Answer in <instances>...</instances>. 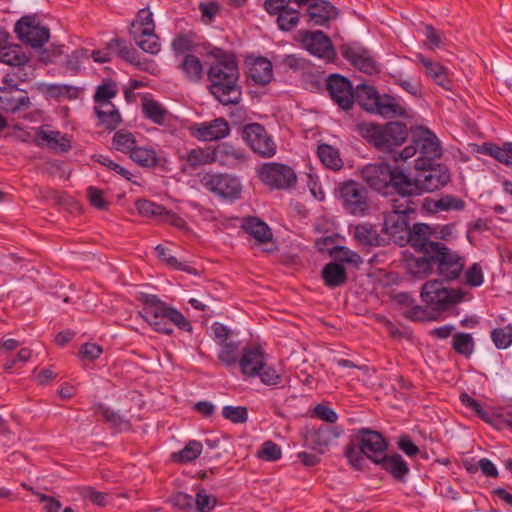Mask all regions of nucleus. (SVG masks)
<instances>
[{"label":"nucleus","mask_w":512,"mask_h":512,"mask_svg":"<svg viewBox=\"0 0 512 512\" xmlns=\"http://www.w3.org/2000/svg\"><path fill=\"white\" fill-rule=\"evenodd\" d=\"M132 28L137 34L153 32L155 30V24L152 12L148 8L139 10L137 19L132 22Z\"/></svg>","instance_id":"obj_48"},{"label":"nucleus","mask_w":512,"mask_h":512,"mask_svg":"<svg viewBox=\"0 0 512 512\" xmlns=\"http://www.w3.org/2000/svg\"><path fill=\"white\" fill-rule=\"evenodd\" d=\"M342 56L348 60L356 69L368 75L379 71L378 64L371 51L359 43H347L340 47Z\"/></svg>","instance_id":"obj_11"},{"label":"nucleus","mask_w":512,"mask_h":512,"mask_svg":"<svg viewBox=\"0 0 512 512\" xmlns=\"http://www.w3.org/2000/svg\"><path fill=\"white\" fill-rule=\"evenodd\" d=\"M330 255L339 262H345L350 264H359L362 262L361 257L358 253L344 246H334L330 250Z\"/></svg>","instance_id":"obj_54"},{"label":"nucleus","mask_w":512,"mask_h":512,"mask_svg":"<svg viewBox=\"0 0 512 512\" xmlns=\"http://www.w3.org/2000/svg\"><path fill=\"white\" fill-rule=\"evenodd\" d=\"M385 232L400 246L404 245L405 238L409 233L408 217L405 215L389 212L384 220Z\"/></svg>","instance_id":"obj_21"},{"label":"nucleus","mask_w":512,"mask_h":512,"mask_svg":"<svg viewBox=\"0 0 512 512\" xmlns=\"http://www.w3.org/2000/svg\"><path fill=\"white\" fill-rule=\"evenodd\" d=\"M417 156L415 168H426L442 156V148L436 135L427 128L418 127L412 131V143L400 153L394 154L395 161H406Z\"/></svg>","instance_id":"obj_2"},{"label":"nucleus","mask_w":512,"mask_h":512,"mask_svg":"<svg viewBox=\"0 0 512 512\" xmlns=\"http://www.w3.org/2000/svg\"><path fill=\"white\" fill-rule=\"evenodd\" d=\"M117 94V89L112 83H104L100 85L94 95V101L97 106H102L104 103H111L110 99L114 98Z\"/></svg>","instance_id":"obj_62"},{"label":"nucleus","mask_w":512,"mask_h":512,"mask_svg":"<svg viewBox=\"0 0 512 512\" xmlns=\"http://www.w3.org/2000/svg\"><path fill=\"white\" fill-rule=\"evenodd\" d=\"M339 199L352 215H363L369 209L367 190L355 181L345 182L339 187Z\"/></svg>","instance_id":"obj_8"},{"label":"nucleus","mask_w":512,"mask_h":512,"mask_svg":"<svg viewBox=\"0 0 512 512\" xmlns=\"http://www.w3.org/2000/svg\"><path fill=\"white\" fill-rule=\"evenodd\" d=\"M258 156L271 158L276 154L277 145L265 128L258 124Z\"/></svg>","instance_id":"obj_42"},{"label":"nucleus","mask_w":512,"mask_h":512,"mask_svg":"<svg viewBox=\"0 0 512 512\" xmlns=\"http://www.w3.org/2000/svg\"><path fill=\"white\" fill-rule=\"evenodd\" d=\"M409 243L411 247L422 253H432L439 242L431 240V228L427 224L417 223L410 228L404 244Z\"/></svg>","instance_id":"obj_18"},{"label":"nucleus","mask_w":512,"mask_h":512,"mask_svg":"<svg viewBox=\"0 0 512 512\" xmlns=\"http://www.w3.org/2000/svg\"><path fill=\"white\" fill-rule=\"evenodd\" d=\"M273 79V66L271 61L258 56V86L266 85Z\"/></svg>","instance_id":"obj_63"},{"label":"nucleus","mask_w":512,"mask_h":512,"mask_svg":"<svg viewBox=\"0 0 512 512\" xmlns=\"http://www.w3.org/2000/svg\"><path fill=\"white\" fill-rule=\"evenodd\" d=\"M108 50L111 51V54H116L130 63H135V52L123 40L118 38L112 39L108 43Z\"/></svg>","instance_id":"obj_55"},{"label":"nucleus","mask_w":512,"mask_h":512,"mask_svg":"<svg viewBox=\"0 0 512 512\" xmlns=\"http://www.w3.org/2000/svg\"><path fill=\"white\" fill-rule=\"evenodd\" d=\"M208 79L210 92L221 104H236L240 101L241 91L237 85L238 68L232 57L217 58L209 68Z\"/></svg>","instance_id":"obj_1"},{"label":"nucleus","mask_w":512,"mask_h":512,"mask_svg":"<svg viewBox=\"0 0 512 512\" xmlns=\"http://www.w3.org/2000/svg\"><path fill=\"white\" fill-rule=\"evenodd\" d=\"M453 348L465 357H469L474 350V341L468 333H457L453 337Z\"/></svg>","instance_id":"obj_51"},{"label":"nucleus","mask_w":512,"mask_h":512,"mask_svg":"<svg viewBox=\"0 0 512 512\" xmlns=\"http://www.w3.org/2000/svg\"><path fill=\"white\" fill-rule=\"evenodd\" d=\"M353 237L363 246H376L379 244V234L369 223L358 224L350 228Z\"/></svg>","instance_id":"obj_37"},{"label":"nucleus","mask_w":512,"mask_h":512,"mask_svg":"<svg viewBox=\"0 0 512 512\" xmlns=\"http://www.w3.org/2000/svg\"><path fill=\"white\" fill-rule=\"evenodd\" d=\"M416 61L420 63L424 69V74L432 79L437 85L449 90L451 80L448 76L447 68L432 59L425 57L423 54H416Z\"/></svg>","instance_id":"obj_20"},{"label":"nucleus","mask_w":512,"mask_h":512,"mask_svg":"<svg viewBox=\"0 0 512 512\" xmlns=\"http://www.w3.org/2000/svg\"><path fill=\"white\" fill-rule=\"evenodd\" d=\"M222 416L232 423H244L248 418V410L243 406H224Z\"/></svg>","instance_id":"obj_60"},{"label":"nucleus","mask_w":512,"mask_h":512,"mask_svg":"<svg viewBox=\"0 0 512 512\" xmlns=\"http://www.w3.org/2000/svg\"><path fill=\"white\" fill-rule=\"evenodd\" d=\"M423 256L409 257L406 259L407 271L415 277H424L432 272L434 259L431 253H423Z\"/></svg>","instance_id":"obj_29"},{"label":"nucleus","mask_w":512,"mask_h":512,"mask_svg":"<svg viewBox=\"0 0 512 512\" xmlns=\"http://www.w3.org/2000/svg\"><path fill=\"white\" fill-rule=\"evenodd\" d=\"M307 14L314 25L324 26L337 17L338 11L329 1L317 0L310 4Z\"/></svg>","instance_id":"obj_24"},{"label":"nucleus","mask_w":512,"mask_h":512,"mask_svg":"<svg viewBox=\"0 0 512 512\" xmlns=\"http://www.w3.org/2000/svg\"><path fill=\"white\" fill-rule=\"evenodd\" d=\"M78 493L83 500H89L93 504L105 507L109 503V495L105 492L96 491L91 486L78 488Z\"/></svg>","instance_id":"obj_50"},{"label":"nucleus","mask_w":512,"mask_h":512,"mask_svg":"<svg viewBox=\"0 0 512 512\" xmlns=\"http://www.w3.org/2000/svg\"><path fill=\"white\" fill-rule=\"evenodd\" d=\"M142 108L145 117L155 124L162 125L165 123L168 111L157 101L147 100L143 102Z\"/></svg>","instance_id":"obj_44"},{"label":"nucleus","mask_w":512,"mask_h":512,"mask_svg":"<svg viewBox=\"0 0 512 512\" xmlns=\"http://www.w3.org/2000/svg\"><path fill=\"white\" fill-rule=\"evenodd\" d=\"M167 314L165 315L168 318V322L172 326L175 325L180 330L186 332H192V325L187 320V318L177 309L173 307L166 306Z\"/></svg>","instance_id":"obj_59"},{"label":"nucleus","mask_w":512,"mask_h":512,"mask_svg":"<svg viewBox=\"0 0 512 512\" xmlns=\"http://www.w3.org/2000/svg\"><path fill=\"white\" fill-rule=\"evenodd\" d=\"M131 160L139 166L154 168L159 165L160 158L153 148L136 147L130 155Z\"/></svg>","instance_id":"obj_41"},{"label":"nucleus","mask_w":512,"mask_h":512,"mask_svg":"<svg viewBox=\"0 0 512 512\" xmlns=\"http://www.w3.org/2000/svg\"><path fill=\"white\" fill-rule=\"evenodd\" d=\"M35 142L38 146H46L59 153L67 152L71 147L70 140L61 132L43 128L36 131Z\"/></svg>","instance_id":"obj_22"},{"label":"nucleus","mask_w":512,"mask_h":512,"mask_svg":"<svg viewBox=\"0 0 512 512\" xmlns=\"http://www.w3.org/2000/svg\"><path fill=\"white\" fill-rule=\"evenodd\" d=\"M258 249L266 254L278 251V244L271 228L260 219H258Z\"/></svg>","instance_id":"obj_39"},{"label":"nucleus","mask_w":512,"mask_h":512,"mask_svg":"<svg viewBox=\"0 0 512 512\" xmlns=\"http://www.w3.org/2000/svg\"><path fill=\"white\" fill-rule=\"evenodd\" d=\"M221 345L222 348L219 352V360L226 366L235 365L238 361L239 344L235 342H226Z\"/></svg>","instance_id":"obj_56"},{"label":"nucleus","mask_w":512,"mask_h":512,"mask_svg":"<svg viewBox=\"0 0 512 512\" xmlns=\"http://www.w3.org/2000/svg\"><path fill=\"white\" fill-rule=\"evenodd\" d=\"M95 112L100 123L108 130H114L121 122V116L112 103L96 106Z\"/></svg>","instance_id":"obj_34"},{"label":"nucleus","mask_w":512,"mask_h":512,"mask_svg":"<svg viewBox=\"0 0 512 512\" xmlns=\"http://www.w3.org/2000/svg\"><path fill=\"white\" fill-rule=\"evenodd\" d=\"M327 90L331 99L343 110H349L354 104V90L350 81L340 75L332 74L327 79Z\"/></svg>","instance_id":"obj_13"},{"label":"nucleus","mask_w":512,"mask_h":512,"mask_svg":"<svg viewBox=\"0 0 512 512\" xmlns=\"http://www.w3.org/2000/svg\"><path fill=\"white\" fill-rule=\"evenodd\" d=\"M33 72V67L29 65V62H25L23 65H17L7 72L3 78V83L6 86L15 88L18 83L32 79Z\"/></svg>","instance_id":"obj_36"},{"label":"nucleus","mask_w":512,"mask_h":512,"mask_svg":"<svg viewBox=\"0 0 512 512\" xmlns=\"http://www.w3.org/2000/svg\"><path fill=\"white\" fill-rule=\"evenodd\" d=\"M282 451L279 445L268 440L262 444L261 450L258 451V458L265 461L274 462L281 458Z\"/></svg>","instance_id":"obj_61"},{"label":"nucleus","mask_w":512,"mask_h":512,"mask_svg":"<svg viewBox=\"0 0 512 512\" xmlns=\"http://www.w3.org/2000/svg\"><path fill=\"white\" fill-rule=\"evenodd\" d=\"M434 266L441 276L447 280L458 278L464 267V259L440 243L432 253Z\"/></svg>","instance_id":"obj_10"},{"label":"nucleus","mask_w":512,"mask_h":512,"mask_svg":"<svg viewBox=\"0 0 512 512\" xmlns=\"http://www.w3.org/2000/svg\"><path fill=\"white\" fill-rule=\"evenodd\" d=\"M202 443L196 440L189 441L186 446L174 457L180 462H190L195 460L202 452Z\"/></svg>","instance_id":"obj_57"},{"label":"nucleus","mask_w":512,"mask_h":512,"mask_svg":"<svg viewBox=\"0 0 512 512\" xmlns=\"http://www.w3.org/2000/svg\"><path fill=\"white\" fill-rule=\"evenodd\" d=\"M372 113L384 118L407 116L406 107L401 99L388 94H382L378 102H374V110Z\"/></svg>","instance_id":"obj_23"},{"label":"nucleus","mask_w":512,"mask_h":512,"mask_svg":"<svg viewBox=\"0 0 512 512\" xmlns=\"http://www.w3.org/2000/svg\"><path fill=\"white\" fill-rule=\"evenodd\" d=\"M180 69L189 81L197 82L202 78L203 66L198 57L193 54H186L181 63Z\"/></svg>","instance_id":"obj_40"},{"label":"nucleus","mask_w":512,"mask_h":512,"mask_svg":"<svg viewBox=\"0 0 512 512\" xmlns=\"http://www.w3.org/2000/svg\"><path fill=\"white\" fill-rule=\"evenodd\" d=\"M12 89L9 86L0 88V108L4 111L14 113L21 108H28L30 99L26 93H21L15 97L12 95Z\"/></svg>","instance_id":"obj_27"},{"label":"nucleus","mask_w":512,"mask_h":512,"mask_svg":"<svg viewBox=\"0 0 512 512\" xmlns=\"http://www.w3.org/2000/svg\"><path fill=\"white\" fill-rule=\"evenodd\" d=\"M361 175L365 183L378 192L399 187L404 189L406 175L403 172L393 170L386 163H374L365 166Z\"/></svg>","instance_id":"obj_5"},{"label":"nucleus","mask_w":512,"mask_h":512,"mask_svg":"<svg viewBox=\"0 0 512 512\" xmlns=\"http://www.w3.org/2000/svg\"><path fill=\"white\" fill-rule=\"evenodd\" d=\"M241 372L248 376L256 375V347L243 349L242 357L239 359Z\"/></svg>","instance_id":"obj_52"},{"label":"nucleus","mask_w":512,"mask_h":512,"mask_svg":"<svg viewBox=\"0 0 512 512\" xmlns=\"http://www.w3.org/2000/svg\"><path fill=\"white\" fill-rule=\"evenodd\" d=\"M113 146L116 150L130 156L137 147L135 136L131 132L119 130L114 134Z\"/></svg>","instance_id":"obj_45"},{"label":"nucleus","mask_w":512,"mask_h":512,"mask_svg":"<svg viewBox=\"0 0 512 512\" xmlns=\"http://www.w3.org/2000/svg\"><path fill=\"white\" fill-rule=\"evenodd\" d=\"M357 131L370 145L378 151L390 153L400 146L408 137V130L401 122L377 124L373 122L360 123Z\"/></svg>","instance_id":"obj_3"},{"label":"nucleus","mask_w":512,"mask_h":512,"mask_svg":"<svg viewBox=\"0 0 512 512\" xmlns=\"http://www.w3.org/2000/svg\"><path fill=\"white\" fill-rule=\"evenodd\" d=\"M318 156L321 162L328 168L338 170L342 167V160L338 151L330 145L322 144L318 147Z\"/></svg>","instance_id":"obj_46"},{"label":"nucleus","mask_w":512,"mask_h":512,"mask_svg":"<svg viewBox=\"0 0 512 512\" xmlns=\"http://www.w3.org/2000/svg\"><path fill=\"white\" fill-rule=\"evenodd\" d=\"M165 309L166 306H162L149 310L142 317L156 332L170 335L173 333V328L168 322V318L164 316L167 314Z\"/></svg>","instance_id":"obj_30"},{"label":"nucleus","mask_w":512,"mask_h":512,"mask_svg":"<svg viewBox=\"0 0 512 512\" xmlns=\"http://www.w3.org/2000/svg\"><path fill=\"white\" fill-rule=\"evenodd\" d=\"M322 277L330 288L341 286L347 281L345 268L336 262H330L324 266Z\"/></svg>","instance_id":"obj_32"},{"label":"nucleus","mask_w":512,"mask_h":512,"mask_svg":"<svg viewBox=\"0 0 512 512\" xmlns=\"http://www.w3.org/2000/svg\"><path fill=\"white\" fill-rule=\"evenodd\" d=\"M417 173L412 179L406 175L404 189L408 193H431L446 186L450 181L448 168L442 164H432L426 168H415Z\"/></svg>","instance_id":"obj_4"},{"label":"nucleus","mask_w":512,"mask_h":512,"mask_svg":"<svg viewBox=\"0 0 512 512\" xmlns=\"http://www.w3.org/2000/svg\"><path fill=\"white\" fill-rule=\"evenodd\" d=\"M39 90L54 98L63 96L74 97L77 92L76 88L66 84H40Z\"/></svg>","instance_id":"obj_49"},{"label":"nucleus","mask_w":512,"mask_h":512,"mask_svg":"<svg viewBox=\"0 0 512 512\" xmlns=\"http://www.w3.org/2000/svg\"><path fill=\"white\" fill-rule=\"evenodd\" d=\"M397 196L392 200V213H397L401 215H405L408 217V214L414 213L416 210V203L411 200L412 196H417L416 193H408L405 192V189L399 187H393Z\"/></svg>","instance_id":"obj_31"},{"label":"nucleus","mask_w":512,"mask_h":512,"mask_svg":"<svg viewBox=\"0 0 512 512\" xmlns=\"http://www.w3.org/2000/svg\"><path fill=\"white\" fill-rule=\"evenodd\" d=\"M270 15H277L276 23L282 31H291L296 28L300 21V12L284 4L282 8L276 11L266 10Z\"/></svg>","instance_id":"obj_28"},{"label":"nucleus","mask_w":512,"mask_h":512,"mask_svg":"<svg viewBox=\"0 0 512 512\" xmlns=\"http://www.w3.org/2000/svg\"><path fill=\"white\" fill-rule=\"evenodd\" d=\"M15 33L18 38L33 48H40L48 42L49 29L40 26L35 19L30 16L22 17L15 25Z\"/></svg>","instance_id":"obj_12"},{"label":"nucleus","mask_w":512,"mask_h":512,"mask_svg":"<svg viewBox=\"0 0 512 512\" xmlns=\"http://www.w3.org/2000/svg\"><path fill=\"white\" fill-rule=\"evenodd\" d=\"M377 464L399 481H403L409 473L408 464L399 454H385Z\"/></svg>","instance_id":"obj_26"},{"label":"nucleus","mask_w":512,"mask_h":512,"mask_svg":"<svg viewBox=\"0 0 512 512\" xmlns=\"http://www.w3.org/2000/svg\"><path fill=\"white\" fill-rule=\"evenodd\" d=\"M267 355L258 343V378L267 386H277L282 381V374L274 366L267 362Z\"/></svg>","instance_id":"obj_25"},{"label":"nucleus","mask_w":512,"mask_h":512,"mask_svg":"<svg viewBox=\"0 0 512 512\" xmlns=\"http://www.w3.org/2000/svg\"><path fill=\"white\" fill-rule=\"evenodd\" d=\"M420 296L422 301L435 311L447 310L462 299L460 292L448 289L438 280L427 281L422 286Z\"/></svg>","instance_id":"obj_6"},{"label":"nucleus","mask_w":512,"mask_h":512,"mask_svg":"<svg viewBox=\"0 0 512 512\" xmlns=\"http://www.w3.org/2000/svg\"><path fill=\"white\" fill-rule=\"evenodd\" d=\"M434 206L436 209L442 211L462 210L465 206V203L458 197L446 195L440 198L439 200L435 201Z\"/></svg>","instance_id":"obj_64"},{"label":"nucleus","mask_w":512,"mask_h":512,"mask_svg":"<svg viewBox=\"0 0 512 512\" xmlns=\"http://www.w3.org/2000/svg\"><path fill=\"white\" fill-rule=\"evenodd\" d=\"M491 338L498 349L508 348L512 344V324L494 329Z\"/></svg>","instance_id":"obj_53"},{"label":"nucleus","mask_w":512,"mask_h":512,"mask_svg":"<svg viewBox=\"0 0 512 512\" xmlns=\"http://www.w3.org/2000/svg\"><path fill=\"white\" fill-rule=\"evenodd\" d=\"M342 433L343 429L340 427L322 425L317 429L307 430L304 434V443L322 454Z\"/></svg>","instance_id":"obj_16"},{"label":"nucleus","mask_w":512,"mask_h":512,"mask_svg":"<svg viewBox=\"0 0 512 512\" xmlns=\"http://www.w3.org/2000/svg\"><path fill=\"white\" fill-rule=\"evenodd\" d=\"M167 314L165 315L168 318V322L172 326L175 325L180 330L186 332H192V325L187 320V318L177 309L173 307L166 306Z\"/></svg>","instance_id":"obj_58"},{"label":"nucleus","mask_w":512,"mask_h":512,"mask_svg":"<svg viewBox=\"0 0 512 512\" xmlns=\"http://www.w3.org/2000/svg\"><path fill=\"white\" fill-rule=\"evenodd\" d=\"M136 44L145 52L150 54H157L160 51L159 38L153 32H143L137 34L136 31H132Z\"/></svg>","instance_id":"obj_43"},{"label":"nucleus","mask_w":512,"mask_h":512,"mask_svg":"<svg viewBox=\"0 0 512 512\" xmlns=\"http://www.w3.org/2000/svg\"><path fill=\"white\" fill-rule=\"evenodd\" d=\"M0 62L9 65L12 69L17 65L30 62V59L20 46L11 45L0 48Z\"/></svg>","instance_id":"obj_38"},{"label":"nucleus","mask_w":512,"mask_h":512,"mask_svg":"<svg viewBox=\"0 0 512 512\" xmlns=\"http://www.w3.org/2000/svg\"><path fill=\"white\" fill-rule=\"evenodd\" d=\"M486 151L499 162L512 166V142H505L501 147L496 144H488Z\"/></svg>","instance_id":"obj_47"},{"label":"nucleus","mask_w":512,"mask_h":512,"mask_svg":"<svg viewBox=\"0 0 512 512\" xmlns=\"http://www.w3.org/2000/svg\"><path fill=\"white\" fill-rule=\"evenodd\" d=\"M190 133L199 141H217L229 135L230 126L226 119L220 117L211 121L194 123L190 127Z\"/></svg>","instance_id":"obj_15"},{"label":"nucleus","mask_w":512,"mask_h":512,"mask_svg":"<svg viewBox=\"0 0 512 512\" xmlns=\"http://www.w3.org/2000/svg\"><path fill=\"white\" fill-rule=\"evenodd\" d=\"M302 43L311 54L319 58L333 60L335 57L332 42L322 31H314L304 34Z\"/></svg>","instance_id":"obj_17"},{"label":"nucleus","mask_w":512,"mask_h":512,"mask_svg":"<svg viewBox=\"0 0 512 512\" xmlns=\"http://www.w3.org/2000/svg\"><path fill=\"white\" fill-rule=\"evenodd\" d=\"M356 440L364 455L374 463H378L385 455L387 442L380 433L369 429H361L356 436Z\"/></svg>","instance_id":"obj_14"},{"label":"nucleus","mask_w":512,"mask_h":512,"mask_svg":"<svg viewBox=\"0 0 512 512\" xmlns=\"http://www.w3.org/2000/svg\"><path fill=\"white\" fill-rule=\"evenodd\" d=\"M213 163L235 167L246 160L245 153L228 142L212 147Z\"/></svg>","instance_id":"obj_19"},{"label":"nucleus","mask_w":512,"mask_h":512,"mask_svg":"<svg viewBox=\"0 0 512 512\" xmlns=\"http://www.w3.org/2000/svg\"><path fill=\"white\" fill-rule=\"evenodd\" d=\"M180 159L193 169L202 165L212 164V147L191 149L185 155H181Z\"/></svg>","instance_id":"obj_33"},{"label":"nucleus","mask_w":512,"mask_h":512,"mask_svg":"<svg viewBox=\"0 0 512 512\" xmlns=\"http://www.w3.org/2000/svg\"><path fill=\"white\" fill-rule=\"evenodd\" d=\"M381 94L373 87L367 84H359L354 92V100L368 112L372 113L374 110V102H378Z\"/></svg>","instance_id":"obj_35"},{"label":"nucleus","mask_w":512,"mask_h":512,"mask_svg":"<svg viewBox=\"0 0 512 512\" xmlns=\"http://www.w3.org/2000/svg\"><path fill=\"white\" fill-rule=\"evenodd\" d=\"M200 182L211 193L223 199L234 200L240 197L242 186L236 176L227 173H205Z\"/></svg>","instance_id":"obj_7"},{"label":"nucleus","mask_w":512,"mask_h":512,"mask_svg":"<svg viewBox=\"0 0 512 512\" xmlns=\"http://www.w3.org/2000/svg\"><path fill=\"white\" fill-rule=\"evenodd\" d=\"M260 179L271 188L289 189L296 183L294 170L281 163H266L258 170Z\"/></svg>","instance_id":"obj_9"}]
</instances>
